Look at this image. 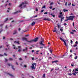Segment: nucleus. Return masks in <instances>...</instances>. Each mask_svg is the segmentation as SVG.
<instances>
[{
  "label": "nucleus",
  "mask_w": 78,
  "mask_h": 78,
  "mask_svg": "<svg viewBox=\"0 0 78 78\" xmlns=\"http://www.w3.org/2000/svg\"><path fill=\"white\" fill-rule=\"evenodd\" d=\"M22 40L23 41L25 40L26 41H27V42H29V43H32L33 42H35L37 41H38V37H36L34 40H31L29 41H28V39L25 37H23L22 38Z\"/></svg>",
  "instance_id": "obj_1"
},
{
  "label": "nucleus",
  "mask_w": 78,
  "mask_h": 78,
  "mask_svg": "<svg viewBox=\"0 0 78 78\" xmlns=\"http://www.w3.org/2000/svg\"><path fill=\"white\" fill-rule=\"evenodd\" d=\"M27 4H28V2L27 1H25L24 2H22V4L19 6V7H21V8H23L26 6L25 5H26Z\"/></svg>",
  "instance_id": "obj_2"
},
{
  "label": "nucleus",
  "mask_w": 78,
  "mask_h": 78,
  "mask_svg": "<svg viewBox=\"0 0 78 78\" xmlns=\"http://www.w3.org/2000/svg\"><path fill=\"white\" fill-rule=\"evenodd\" d=\"M75 16H70L69 17H67L68 19H69V20H73V18H75Z\"/></svg>",
  "instance_id": "obj_3"
},
{
  "label": "nucleus",
  "mask_w": 78,
  "mask_h": 78,
  "mask_svg": "<svg viewBox=\"0 0 78 78\" xmlns=\"http://www.w3.org/2000/svg\"><path fill=\"white\" fill-rule=\"evenodd\" d=\"M60 40H61V41H63V42H64V44H65V46H66V47H67V48H68V47H69V46H68V45H67V44H66V42L65 41H64V39L62 38L61 37H60Z\"/></svg>",
  "instance_id": "obj_4"
},
{
  "label": "nucleus",
  "mask_w": 78,
  "mask_h": 78,
  "mask_svg": "<svg viewBox=\"0 0 78 78\" xmlns=\"http://www.w3.org/2000/svg\"><path fill=\"white\" fill-rule=\"evenodd\" d=\"M30 67L33 69L34 70L36 69V63H34L32 64V66H30Z\"/></svg>",
  "instance_id": "obj_5"
},
{
  "label": "nucleus",
  "mask_w": 78,
  "mask_h": 78,
  "mask_svg": "<svg viewBox=\"0 0 78 78\" xmlns=\"http://www.w3.org/2000/svg\"><path fill=\"white\" fill-rule=\"evenodd\" d=\"M43 42H44V40H43V39H42L41 40V42L39 43L40 45H43V46H45V44H43L42 43Z\"/></svg>",
  "instance_id": "obj_6"
},
{
  "label": "nucleus",
  "mask_w": 78,
  "mask_h": 78,
  "mask_svg": "<svg viewBox=\"0 0 78 78\" xmlns=\"http://www.w3.org/2000/svg\"><path fill=\"white\" fill-rule=\"evenodd\" d=\"M43 20H48V21H50L51 20L49 18H44L43 19Z\"/></svg>",
  "instance_id": "obj_7"
},
{
  "label": "nucleus",
  "mask_w": 78,
  "mask_h": 78,
  "mask_svg": "<svg viewBox=\"0 0 78 78\" xmlns=\"http://www.w3.org/2000/svg\"><path fill=\"white\" fill-rule=\"evenodd\" d=\"M78 73V72H76V71H75V72H74L73 73H72L73 75H75V76H76V73Z\"/></svg>",
  "instance_id": "obj_8"
},
{
  "label": "nucleus",
  "mask_w": 78,
  "mask_h": 78,
  "mask_svg": "<svg viewBox=\"0 0 78 78\" xmlns=\"http://www.w3.org/2000/svg\"><path fill=\"white\" fill-rule=\"evenodd\" d=\"M18 12H20V11L19 10V11H17L13 13V14H17V13H18Z\"/></svg>",
  "instance_id": "obj_9"
},
{
  "label": "nucleus",
  "mask_w": 78,
  "mask_h": 78,
  "mask_svg": "<svg viewBox=\"0 0 78 78\" xmlns=\"http://www.w3.org/2000/svg\"><path fill=\"white\" fill-rule=\"evenodd\" d=\"M35 23L34 22H33L31 24L32 26H33L34 25H35Z\"/></svg>",
  "instance_id": "obj_10"
},
{
  "label": "nucleus",
  "mask_w": 78,
  "mask_h": 78,
  "mask_svg": "<svg viewBox=\"0 0 78 78\" xmlns=\"http://www.w3.org/2000/svg\"><path fill=\"white\" fill-rule=\"evenodd\" d=\"M27 50H28V48L27 47H26V48L25 49H23V51H27Z\"/></svg>",
  "instance_id": "obj_11"
},
{
  "label": "nucleus",
  "mask_w": 78,
  "mask_h": 78,
  "mask_svg": "<svg viewBox=\"0 0 78 78\" xmlns=\"http://www.w3.org/2000/svg\"><path fill=\"white\" fill-rule=\"evenodd\" d=\"M63 16H64L63 14L60 15L58 16V17L59 18H61V17H63Z\"/></svg>",
  "instance_id": "obj_12"
},
{
  "label": "nucleus",
  "mask_w": 78,
  "mask_h": 78,
  "mask_svg": "<svg viewBox=\"0 0 78 78\" xmlns=\"http://www.w3.org/2000/svg\"><path fill=\"white\" fill-rule=\"evenodd\" d=\"M64 17H62L61 19V22H62V20H64Z\"/></svg>",
  "instance_id": "obj_13"
},
{
  "label": "nucleus",
  "mask_w": 78,
  "mask_h": 78,
  "mask_svg": "<svg viewBox=\"0 0 78 78\" xmlns=\"http://www.w3.org/2000/svg\"><path fill=\"white\" fill-rule=\"evenodd\" d=\"M18 51V52H20L21 51H22V49H21V48L19 49Z\"/></svg>",
  "instance_id": "obj_14"
},
{
  "label": "nucleus",
  "mask_w": 78,
  "mask_h": 78,
  "mask_svg": "<svg viewBox=\"0 0 78 78\" xmlns=\"http://www.w3.org/2000/svg\"><path fill=\"white\" fill-rule=\"evenodd\" d=\"M8 75H9V76H13V75H12L10 74L9 73H8L7 74Z\"/></svg>",
  "instance_id": "obj_15"
},
{
  "label": "nucleus",
  "mask_w": 78,
  "mask_h": 78,
  "mask_svg": "<svg viewBox=\"0 0 78 78\" xmlns=\"http://www.w3.org/2000/svg\"><path fill=\"white\" fill-rule=\"evenodd\" d=\"M58 62V60L52 62V63H53V62Z\"/></svg>",
  "instance_id": "obj_16"
},
{
  "label": "nucleus",
  "mask_w": 78,
  "mask_h": 78,
  "mask_svg": "<svg viewBox=\"0 0 78 78\" xmlns=\"http://www.w3.org/2000/svg\"><path fill=\"white\" fill-rule=\"evenodd\" d=\"M63 11L64 12H66V11H68V10H66V9H63Z\"/></svg>",
  "instance_id": "obj_17"
},
{
  "label": "nucleus",
  "mask_w": 78,
  "mask_h": 78,
  "mask_svg": "<svg viewBox=\"0 0 78 78\" xmlns=\"http://www.w3.org/2000/svg\"><path fill=\"white\" fill-rule=\"evenodd\" d=\"M6 47H8V49H9V44H7V45H6Z\"/></svg>",
  "instance_id": "obj_18"
},
{
  "label": "nucleus",
  "mask_w": 78,
  "mask_h": 78,
  "mask_svg": "<svg viewBox=\"0 0 78 78\" xmlns=\"http://www.w3.org/2000/svg\"><path fill=\"white\" fill-rule=\"evenodd\" d=\"M43 78H45V74H44L43 75Z\"/></svg>",
  "instance_id": "obj_19"
},
{
  "label": "nucleus",
  "mask_w": 78,
  "mask_h": 78,
  "mask_svg": "<svg viewBox=\"0 0 78 78\" xmlns=\"http://www.w3.org/2000/svg\"><path fill=\"white\" fill-rule=\"evenodd\" d=\"M71 66L72 67H74V63H72V64H71Z\"/></svg>",
  "instance_id": "obj_20"
},
{
  "label": "nucleus",
  "mask_w": 78,
  "mask_h": 78,
  "mask_svg": "<svg viewBox=\"0 0 78 78\" xmlns=\"http://www.w3.org/2000/svg\"><path fill=\"white\" fill-rule=\"evenodd\" d=\"M68 75H69V76H71V75H72V74L71 73H68Z\"/></svg>",
  "instance_id": "obj_21"
},
{
  "label": "nucleus",
  "mask_w": 78,
  "mask_h": 78,
  "mask_svg": "<svg viewBox=\"0 0 78 78\" xmlns=\"http://www.w3.org/2000/svg\"><path fill=\"white\" fill-rule=\"evenodd\" d=\"M75 72H78V68L75 69Z\"/></svg>",
  "instance_id": "obj_22"
},
{
  "label": "nucleus",
  "mask_w": 78,
  "mask_h": 78,
  "mask_svg": "<svg viewBox=\"0 0 78 78\" xmlns=\"http://www.w3.org/2000/svg\"><path fill=\"white\" fill-rule=\"evenodd\" d=\"M78 58V56H76L75 57H74L75 59H77Z\"/></svg>",
  "instance_id": "obj_23"
},
{
  "label": "nucleus",
  "mask_w": 78,
  "mask_h": 78,
  "mask_svg": "<svg viewBox=\"0 0 78 78\" xmlns=\"http://www.w3.org/2000/svg\"><path fill=\"white\" fill-rule=\"evenodd\" d=\"M14 43H16V44H19V42H16V41H14Z\"/></svg>",
  "instance_id": "obj_24"
},
{
  "label": "nucleus",
  "mask_w": 78,
  "mask_h": 78,
  "mask_svg": "<svg viewBox=\"0 0 78 78\" xmlns=\"http://www.w3.org/2000/svg\"><path fill=\"white\" fill-rule=\"evenodd\" d=\"M12 69H13V70H15V69H14V68L13 67V66H12Z\"/></svg>",
  "instance_id": "obj_25"
},
{
  "label": "nucleus",
  "mask_w": 78,
  "mask_h": 78,
  "mask_svg": "<svg viewBox=\"0 0 78 78\" xmlns=\"http://www.w3.org/2000/svg\"><path fill=\"white\" fill-rule=\"evenodd\" d=\"M53 32H56V33H57V34H58V32H57V31H56V30H53Z\"/></svg>",
  "instance_id": "obj_26"
},
{
  "label": "nucleus",
  "mask_w": 78,
  "mask_h": 78,
  "mask_svg": "<svg viewBox=\"0 0 78 78\" xmlns=\"http://www.w3.org/2000/svg\"><path fill=\"white\" fill-rule=\"evenodd\" d=\"M49 51H50V52L51 53H52V51H53L52 50H49Z\"/></svg>",
  "instance_id": "obj_27"
},
{
  "label": "nucleus",
  "mask_w": 78,
  "mask_h": 78,
  "mask_svg": "<svg viewBox=\"0 0 78 78\" xmlns=\"http://www.w3.org/2000/svg\"><path fill=\"white\" fill-rule=\"evenodd\" d=\"M9 60L10 61H12V60H13V59L12 58H9Z\"/></svg>",
  "instance_id": "obj_28"
},
{
  "label": "nucleus",
  "mask_w": 78,
  "mask_h": 78,
  "mask_svg": "<svg viewBox=\"0 0 78 78\" xmlns=\"http://www.w3.org/2000/svg\"><path fill=\"white\" fill-rule=\"evenodd\" d=\"M8 18H6L5 22H6V21H8Z\"/></svg>",
  "instance_id": "obj_29"
},
{
  "label": "nucleus",
  "mask_w": 78,
  "mask_h": 78,
  "mask_svg": "<svg viewBox=\"0 0 78 78\" xmlns=\"http://www.w3.org/2000/svg\"><path fill=\"white\" fill-rule=\"evenodd\" d=\"M16 33H17V31H15L14 33H13V34H16Z\"/></svg>",
  "instance_id": "obj_30"
},
{
  "label": "nucleus",
  "mask_w": 78,
  "mask_h": 78,
  "mask_svg": "<svg viewBox=\"0 0 78 78\" xmlns=\"http://www.w3.org/2000/svg\"><path fill=\"white\" fill-rule=\"evenodd\" d=\"M68 19H67V20H65V22H66V21H68V20H69V18H68Z\"/></svg>",
  "instance_id": "obj_31"
},
{
  "label": "nucleus",
  "mask_w": 78,
  "mask_h": 78,
  "mask_svg": "<svg viewBox=\"0 0 78 78\" xmlns=\"http://www.w3.org/2000/svg\"><path fill=\"white\" fill-rule=\"evenodd\" d=\"M13 47H14V48H13L14 49H16V46H15V45H13Z\"/></svg>",
  "instance_id": "obj_32"
},
{
  "label": "nucleus",
  "mask_w": 78,
  "mask_h": 78,
  "mask_svg": "<svg viewBox=\"0 0 78 78\" xmlns=\"http://www.w3.org/2000/svg\"><path fill=\"white\" fill-rule=\"evenodd\" d=\"M70 43L71 44H72V43H73V41H72V40H71L70 41Z\"/></svg>",
  "instance_id": "obj_33"
},
{
  "label": "nucleus",
  "mask_w": 78,
  "mask_h": 78,
  "mask_svg": "<svg viewBox=\"0 0 78 78\" xmlns=\"http://www.w3.org/2000/svg\"><path fill=\"white\" fill-rule=\"evenodd\" d=\"M70 34H74V33H73V32H70Z\"/></svg>",
  "instance_id": "obj_34"
},
{
  "label": "nucleus",
  "mask_w": 78,
  "mask_h": 78,
  "mask_svg": "<svg viewBox=\"0 0 78 78\" xmlns=\"http://www.w3.org/2000/svg\"><path fill=\"white\" fill-rule=\"evenodd\" d=\"M76 46H77V44H75L74 45H73V47H76Z\"/></svg>",
  "instance_id": "obj_35"
},
{
  "label": "nucleus",
  "mask_w": 78,
  "mask_h": 78,
  "mask_svg": "<svg viewBox=\"0 0 78 78\" xmlns=\"http://www.w3.org/2000/svg\"><path fill=\"white\" fill-rule=\"evenodd\" d=\"M37 17V15L35 16H33V17Z\"/></svg>",
  "instance_id": "obj_36"
},
{
  "label": "nucleus",
  "mask_w": 78,
  "mask_h": 78,
  "mask_svg": "<svg viewBox=\"0 0 78 78\" xmlns=\"http://www.w3.org/2000/svg\"><path fill=\"white\" fill-rule=\"evenodd\" d=\"M57 25H58V28H59L60 27L59 25L58 24Z\"/></svg>",
  "instance_id": "obj_37"
},
{
  "label": "nucleus",
  "mask_w": 78,
  "mask_h": 78,
  "mask_svg": "<svg viewBox=\"0 0 78 78\" xmlns=\"http://www.w3.org/2000/svg\"><path fill=\"white\" fill-rule=\"evenodd\" d=\"M48 14V13L47 12H45L44 13V14Z\"/></svg>",
  "instance_id": "obj_38"
},
{
  "label": "nucleus",
  "mask_w": 78,
  "mask_h": 78,
  "mask_svg": "<svg viewBox=\"0 0 78 78\" xmlns=\"http://www.w3.org/2000/svg\"><path fill=\"white\" fill-rule=\"evenodd\" d=\"M60 31H63V30H62V29H60Z\"/></svg>",
  "instance_id": "obj_39"
},
{
  "label": "nucleus",
  "mask_w": 78,
  "mask_h": 78,
  "mask_svg": "<svg viewBox=\"0 0 78 78\" xmlns=\"http://www.w3.org/2000/svg\"><path fill=\"white\" fill-rule=\"evenodd\" d=\"M19 60H20V61H21V60H22V58H19Z\"/></svg>",
  "instance_id": "obj_40"
},
{
  "label": "nucleus",
  "mask_w": 78,
  "mask_h": 78,
  "mask_svg": "<svg viewBox=\"0 0 78 78\" xmlns=\"http://www.w3.org/2000/svg\"><path fill=\"white\" fill-rule=\"evenodd\" d=\"M44 10H42L41 11V12H44Z\"/></svg>",
  "instance_id": "obj_41"
},
{
  "label": "nucleus",
  "mask_w": 78,
  "mask_h": 78,
  "mask_svg": "<svg viewBox=\"0 0 78 78\" xmlns=\"http://www.w3.org/2000/svg\"><path fill=\"white\" fill-rule=\"evenodd\" d=\"M42 8H45V6H44L42 7Z\"/></svg>",
  "instance_id": "obj_42"
},
{
  "label": "nucleus",
  "mask_w": 78,
  "mask_h": 78,
  "mask_svg": "<svg viewBox=\"0 0 78 78\" xmlns=\"http://www.w3.org/2000/svg\"><path fill=\"white\" fill-rule=\"evenodd\" d=\"M4 55H5V56H7V54H6L4 53Z\"/></svg>",
  "instance_id": "obj_43"
},
{
  "label": "nucleus",
  "mask_w": 78,
  "mask_h": 78,
  "mask_svg": "<svg viewBox=\"0 0 78 78\" xmlns=\"http://www.w3.org/2000/svg\"><path fill=\"white\" fill-rule=\"evenodd\" d=\"M21 47L20 46H18V48H19V49H20V48Z\"/></svg>",
  "instance_id": "obj_44"
},
{
  "label": "nucleus",
  "mask_w": 78,
  "mask_h": 78,
  "mask_svg": "<svg viewBox=\"0 0 78 78\" xmlns=\"http://www.w3.org/2000/svg\"><path fill=\"white\" fill-rule=\"evenodd\" d=\"M59 14H60V15H61L62 14V12H60L59 13Z\"/></svg>",
  "instance_id": "obj_45"
},
{
  "label": "nucleus",
  "mask_w": 78,
  "mask_h": 78,
  "mask_svg": "<svg viewBox=\"0 0 78 78\" xmlns=\"http://www.w3.org/2000/svg\"><path fill=\"white\" fill-rule=\"evenodd\" d=\"M53 2H51V3L50 5L51 6V5H53Z\"/></svg>",
  "instance_id": "obj_46"
},
{
  "label": "nucleus",
  "mask_w": 78,
  "mask_h": 78,
  "mask_svg": "<svg viewBox=\"0 0 78 78\" xmlns=\"http://www.w3.org/2000/svg\"><path fill=\"white\" fill-rule=\"evenodd\" d=\"M64 56H65V55H63V56H62L60 58H63V57Z\"/></svg>",
  "instance_id": "obj_47"
},
{
  "label": "nucleus",
  "mask_w": 78,
  "mask_h": 78,
  "mask_svg": "<svg viewBox=\"0 0 78 78\" xmlns=\"http://www.w3.org/2000/svg\"><path fill=\"white\" fill-rule=\"evenodd\" d=\"M11 3H9V6H11Z\"/></svg>",
  "instance_id": "obj_48"
},
{
  "label": "nucleus",
  "mask_w": 78,
  "mask_h": 78,
  "mask_svg": "<svg viewBox=\"0 0 78 78\" xmlns=\"http://www.w3.org/2000/svg\"><path fill=\"white\" fill-rule=\"evenodd\" d=\"M5 60L6 62H7V61H8V60L7 59H6V58H5Z\"/></svg>",
  "instance_id": "obj_49"
},
{
  "label": "nucleus",
  "mask_w": 78,
  "mask_h": 78,
  "mask_svg": "<svg viewBox=\"0 0 78 78\" xmlns=\"http://www.w3.org/2000/svg\"><path fill=\"white\" fill-rule=\"evenodd\" d=\"M36 11H38V9H36Z\"/></svg>",
  "instance_id": "obj_50"
},
{
  "label": "nucleus",
  "mask_w": 78,
  "mask_h": 78,
  "mask_svg": "<svg viewBox=\"0 0 78 78\" xmlns=\"http://www.w3.org/2000/svg\"><path fill=\"white\" fill-rule=\"evenodd\" d=\"M48 59H52V58L51 57H49L48 58Z\"/></svg>",
  "instance_id": "obj_51"
},
{
  "label": "nucleus",
  "mask_w": 78,
  "mask_h": 78,
  "mask_svg": "<svg viewBox=\"0 0 78 78\" xmlns=\"http://www.w3.org/2000/svg\"><path fill=\"white\" fill-rule=\"evenodd\" d=\"M5 28L6 29L7 28H8V26L7 25H6V26H5Z\"/></svg>",
  "instance_id": "obj_52"
},
{
  "label": "nucleus",
  "mask_w": 78,
  "mask_h": 78,
  "mask_svg": "<svg viewBox=\"0 0 78 78\" xmlns=\"http://www.w3.org/2000/svg\"><path fill=\"white\" fill-rule=\"evenodd\" d=\"M72 5L73 6H75V5H74V4H72Z\"/></svg>",
  "instance_id": "obj_53"
},
{
  "label": "nucleus",
  "mask_w": 78,
  "mask_h": 78,
  "mask_svg": "<svg viewBox=\"0 0 78 78\" xmlns=\"http://www.w3.org/2000/svg\"><path fill=\"white\" fill-rule=\"evenodd\" d=\"M32 53H34V50H32Z\"/></svg>",
  "instance_id": "obj_54"
},
{
  "label": "nucleus",
  "mask_w": 78,
  "mask_h": 78,
  "mask_svg": "<svg viewBox=\"0 0 78 78\" xmlns=\"http://www.w3.org/2000/svg\"><path fill=\"white\" fill-rule=\"evenodd\" d=\"M24 67H27V66L26 65H24Z\"/></svg>",
  "instance_id": "obj_55"
},
{
  "label": "nucleus",
  "mask_w": 78,
  "mask_h": 78,
  "mask_svg": "<svg viewBox=\"0 0 78 78\" xmlns=\"http://www.w3.org/2000/svg\"><path fill=\"white\" fill-rule=\"evenodd\" d=\"M49 8L50 9H52V6H51L49 7Z\"/></svg>",
  "instance_id": "obj_56"
},
{
  "label": "nucleus",
  "mask_w": 78,
  "mask_h": 78,
  "mask_svg": "<svg viewBox=\"0 0 78 78\" xmlns=\"http://www.w3.org/2000/svg\"><path fill=\"white\" fill-rule=\"evenodd\" d=\"M29 36V35H27L25 36L26 37H27Z\"/></svg>",
  "instance_id": "obj_57"
},
{
  "label": "nucleus",
  "mask_w": 78,
  "mask_h": 78,
  "mask_svg": "<svg viewBox=\"0 0 78 78\" xmlns=\"http://www.w3.org/2000/svg\"><path fill=\"white\" fill-rule=\"evenodd\" d=\"M7 65H8V66H10V64H8Z\"/></svg>",
  "instance_id": "obj_58"
},
{
  "label": "nucleus",
  "mask_w": 78,
  "mask_h": 78,
  "mask_svg": "<svg viewBox=\"0 0 78 78\" xmlns=\"http://www.w3.org/2000/svg\"><path fill=\"white\" fill-rule=\"evenodd\" d=\"M64 25H67V24L65 23L64 24Z\"/></svg>",
  "instance_id": "obj_59"
},
{
  "label": "nucleus",
  "mask_w": 78,
  "mask_h": 78,
  "mask_svg": "<svg viewBox=\"0 0 78 78\" xmlns=\"http://www.w3.org/2000/svg\"><path fill=\"white\" fill-rule=\"evenodd\" d=\"M52 16L53 17H55V15H52Z\"/></svg>",
  "instance_id": "obj_60"
},
{
  "label": "nucleus",
  "mask_w": 78,
  "mask_h": 78,
  "mask_svg": "<svg viewBox=\"0 0 78 78\" xmlns=\"http://www.w3.org/2000/svg\"><path fill=\"white\" fill-rule=\"evenodd\" d=\"M75 44H78V41H76L75 42Z\"/></svg>",
  "instance_id": "obj_61"
},
{
  "label": "nucleus",
  "mask_w": 78,
  "mask_h": 78,
  "mask_svg": "<svg viewBox=\"0 0 78 78\" xmlns=\"http://www.w3.org/2000/svg\"><path fill=\"white\" fill-rule=\"evenodd\" d=\"M2 26H3V24H1L0 25V27H2Z\"/></svg>",
  "instance_id": "obj_62"
},
{
  "label": "nucleus",
  "mask_w": 78,
  "mask_h": 78,
  "mask_svg": "<svg viewBox=\"0 0 78 78\" xmlns=\"http://www.w3.org/2000/svg\"><path fill=\"white\" fill-rule=\"evenodd\" d=\"M65 5H66V6H67V2H66V3H65Z\"/></svg>",
  "instance_id": "obj_63"
},
{
  "label": "nucleus",
  "mask_w": 78,
  "mask_h": 78,
  "mask_svg": "<svg viewBox=\"0 0 78 78\" xmlns=\"http://www.w3.org/2000/svg\"><path fill=\"white\" fill-rule=\"evenodd\" d=\"M16 65H18V63H17V62H16Z\"/></svg>",
  "instance_id": "obj_64"
}]
</instances>
